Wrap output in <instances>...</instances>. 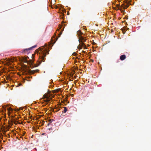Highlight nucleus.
<instances>
[{
	"mask_svg": "<svg viewBox=\"0 0 151 151\" xmlns=\"http://www.w3.org/2000/svg\"><path fill=\"white\" fill-rule=\"evenodd\" d=\"M8 110H12V109L11 108H9L8 109Z\"/></svg>",
	"mask_w": 151,
	"mask_h": 151,
	"instance_id": "15",
	"label": "nucleus"
},
{
	"mask_svg": "<svg viewBox=\"0 0 151 151\" xmlns=\"http://www.w3.org/2000/svg\"><path fill=\"white\" fill-rule=\"evenodd\" d=\"M30 61H31V63H32L33 62L32 61V60H30Z\"/></svg>",
	"mask_w": 151,
	"mask_h": 151,
	"instance_id": "21",
	"label": "nucleus"
},
{
	"mask_svg": "<svg viewBox=\"0 0 151 151\" xmlns=\"http://www.w3.org/2000/svg\"><path fill=\"white\" fill-rule=\"evenodd\" d=\"M81 44H79V46H78V49H81Z\"/></svg>",
	"mask_w": 151,
	"mask_h": 151,
	"instance_id": "12",
	"label": "nucleus"
},
{
	"mask_svg": "<svg viewBox=\"0 0 151 151\" xmlns=\"http://www.w3.org/2000/svg\"><path fill=\"white\" fill-rule=\"evenodd\" d=\"M27 66L26 65H24V71L25 72H28V73L31 74H33L34 73L37 72L39 71V70L37 69L36 70H28L27 69Z\"/></svg>",
	"mask_w": 151,
	"mask_h": 151,
	"instance_id": "3",
	"label": "nucleus"
},
{
	"mask_svg": "<svg viewBox=\"0 0 151 151\" xmlns=\"http://www.w3.org/2000/svg\"><path fill=\"white\" fill-rule=\"evenodd\" d=\"M34 55L33 54L32 55V58H34Z\"/></svg>",
	"mask_w": 151,
	"mask_h": 151,
	"instance_id": "17",
	"label": "nucleus"
},
{
	"mask_svg": "<svg viewBox=\"0 0 151 151\" xmlns=\"http://www.w3.org/2000/svg\"><path fill=\"white\" fill-rule=\"evenodd\" d=\"M55 34L54 35V37H55Z\"/></svg>",
	"mask_w": 151,
	"mask_h": 151,
	"instance_id": "22",
	"label": "nucleus"
},
{
	"mask_svg": "<svg viewBox=\"0 0 151 151\" xmlns=\"http://www.w3.org/2000/svg\"><path fill=\"white\" fill-rule=\"evenodd\" d=\"M126 3L122 5L119 8V9L122 12H125L124 9L127 8L129 6V3L127 1Z\"/></svg>",
	"mask_w": 151,
	"mask_h": 151,
	"instance_id": "2",
	"label": "nucleus"
},
{
	"mask_svg": "<svg viewBox=\"0 0 151 151\" xmlns=\"http://www.w3.org/2000/svg\"><path fill=\"white\" fill-rule=\"evenodd\" d=\"M126 58V56L125 55H121L120 57V59L121 60H124Z\"/></svg>",
	"mask_w": 151,
	"mask_h": 151,
	"instance_id": "5",
	"label": "nucleus"
},
{
	"mask_svg": "<svg viewBox=\"0 0 151 151\" xmlns=\"http://www.w3.org/2000/svg\"><path fill=\"white\" fill-rule=\"evenodd\" d=\"M45 98H46V99L45 100V101L48 102H49L50 100L48 98L47 96V95H44V96Z\"/></svg>",
	"mask_w": 151,
	"mask_h": 151,
	"instance_id": "9",
	"label": "nucleus"
},
{
	"mask_svg": "<svg viewBox=\"0 0 151 151\" xmlns=\"http://www.w3.org/2000/svg\"><path fill=\"white\" fill-rule=\"evenodd\" d=\"M45 134V133H42V135H44Z\"/></svg>",
	"mask_w": 151,
	"mask_h": 151,
	"instance_id": "20",
	"label": "nucleus"
},
{
	"mask_svg": "<svg viewBox=\"0 0 151 151\" xmlns=\"http://www.w3.org/2000/svg\"><path fill=\"white\" fill-rule=\"evenodd\" d=\"M83 33H82L81 30H79L77 32V34L78 35V36H81V35H82Z\"/></svg>",
	"mask_w": 151,
	"mask_h": 151,
	"instance_id": "8",
	"label": "nucleus"
},
{
	"mask_svg": "<svg viewBox=\"0 0 151 151\" xmlns=\"http://www.w3.org/2000/svg\"><path fill=\"white\" fill-rule=\"evenodd\" d=\"M81 43L80 44L81 45V48H82V47H86V45L85 44L83 43V42H81Z\"/></svg>",
	"mask_w": 151,
	"mask_h": 151,
	"instance_id": "10",
	"label": "nucleus"
},
{
	"mask_svg": "<svg viewBox=\"0 0 151 151\" xmlns=\"http://www.w3.org/2000/svg\"><path fill=\"white\" fill-rule=\"evenodd\" d=\"M32 50V48H29L27 49H25L23 51V53H25L26 52H27L28 51Z\"/></svg>",
	"mask_w": 151,
	"mask_h": 151,
	"instance_id": "7",
	"label": "nucleus"
},
{
	"mask_svg": "<svg viewBox=\"0 0 151 151\" xmlns=\"http://www.w3.org/2000/svg\"><path fill=\"white\" fill-rule=\"evenodd\" d=\"M86 37H84L83 36H80L79 37L78 41L80 43L81 42H83L86 41Z\"/></svg>",
	"mask_w": 151,
	"mask_h": 151,
	"instance_id": "4",
	"label": "nucleus"
},
{
	"mask_svg": "<svg viewBox=\"0 0 151 151\" xmlns=\"http://www.w3.org/2000/svg\"><path fill=\"white\" fill-rule=\"evenodd\" d=\"M59 110H58L57 111H56L57 112V111H58Z\"/></svg>",
	"mask_w": 151,
	"mask_h": 151,
	"instance_id": "23",
	"label": "nucleus"
},
{
	"mask_svg": "<svg viewBox=\"0 0 151 151\" xmlns=\"http://www.w3.org/2000/svg\"><path fill=\"white\" fill-rule=\"evenodd\" d=\"M36 46H37V45H36L33 46L31 48H32H32L35 47H36Z\"/></svg>",
	"mask_w": 151,
	"mask_h": 151,
	"instance_id": "14",
	"label": "nucleus"
},
{
	"mask_svg": "<svg viewBox=\"0 0 151 151\" xmlns=\"http://www.w3.org/2000/svg\"><path fill=\"white\" fill-rule=\"evenodd\" d=\"M39 50L38 52V54H39V64L42 62L45 61V57L46 54L49 53L47 51L46 49H44L41 47L39 48Z\"/></svg>",
	"mask_w": 151,
	"mask_h": 151,
	"instance_id": "1",
	"label": "nucleus"
},
{
	"mask_svg": "<svg viewBox=\"0 0 151 151\" xmlns=\"http://www.w3.org/2000/svg\"><path fill=\"white\" fill-rule=\"evenodd\" d=\"M21 85V83H19V84H18V85L19 86H20Z\"/></svg>",
	"mask_w": 151,
	"mask_h": 151,
	"instance_id": "18",
	"label": "nucleus"
},
{
	"mask_svg": "<svg viewBox=\"0 0 151 151\" xmlns=\"http://www.w3.org/2000/svg\"><path fill=\"white\" fill-rule=\"evenodd\" d=\"M58 37H57V38H55L54 39V40H55V39H56V40H55V41L54 42V43H55V42H56V41L58 39Z\"/></svg>",
	"mask_w": 151,
	"mask_h": 151,
	"instance_id": "16",
	"label": "nucleus"
},
{
	"mask_svg": "<svg viewBox=\"0 0 151 151\" xmlns=\"http://www.w3.org/2000/svg\"><path fill=\"white\" fill-rule=\"evenodd\" d=\"M59 26L60 27V28H61V25H59Z\"/></svg>",
	"mask_w": 151,
	"mask_h": 151,
	"instance_id": "19",
	"label": "nucleus"
},
{
	"mask_svg": "<svg viewBox=\"0 0 151 151\" xmlns=\"http://www.w3.org/2000/svg\"><path fill=\"white\" fill-rule=\"evenodd\" d=\"M67 111V109L65 107H64V110L62 111V112L63 113H65Z\"/></svg>",
	"mask_w": 151,
	"mask_h": 151,
	"instance_id": "11",
	"label": "nucleus"
},
{
	"mask_svg": "<svg viewBox=\"0 0 151 151\" xmlns=\"http://www.w3.org/2000/svg\"><path fill=\"white\" fill-rule=\"evenodd\" d=\"M117 6H118V5H117Z\"/></svg>",
	"mask_w": 151,
	"mask_h": 151,
	"instance_id": "24",
	"label": "nucleus"
},
{
	"mask_svg": "<svg viewBox=\"0 0 151 151\" xmlns=\"http://www.w3.org/2000/svg\"><path fill=\"white\" fill-rule=\"evenodd\" d=\"M27 58H29L28 57H27L25 58H23L22 59V61L24 63H27Z\"/></svg>",
	"mask_w": 151,
	"mask_h": 151,
	"instance_id": "6",
	"label": "nucleus"
},
{
	"mask_svg": "<svg viewBox=\"0 0 151 151\" xmlns=\"http://www.w3.org/2000/svg\"><path fill=\"white\" fill-rule=\"evenodd\" d=\"M62 33V32H60L59 34L58 35L59 36H58V37H60V35H61Z\"/></svg>",
	"mask_w": 151,
	"mask_h": 151,
	"instance_id": "13",
	"label": "nucleus"
}]
</instances>
